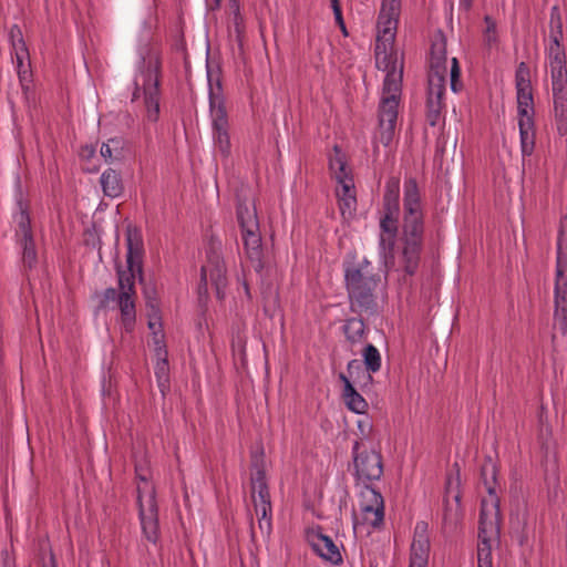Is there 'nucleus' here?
Returning <instances> with one entry per match:
<instances>
[{"label":"nucleus","mask_w":567,"mask_h":567,"mask_svg":"<svg viewBox=\"0 0 567 567\" xmlns=\"http://www.w3.org/2000/svg\"><path fill=\"white\" fill-rule=\"evenodd\" d=\"M161 56L154 48L141 55V76L147 118L157 122L159 117Z\"/></svg>","instance_id":"5"},{"label":"nucleus","mask_w":567,"mask_h":567,"mask_svg":"<svg viewBox=\"0 0 567 567\" xmlns=\"http://www.w3.org/2000/svg\"><path fill=\"white\" fill-rule=\"evenodd\" d=\"M549 31L550 35H564L563 31V18L558 6H554L550 9L549 17Z\"/></svg>","instance_id":"42"},{"label":"nucleus","mask_w":567,"mask_h":567,"mask_svg":"<svg viewBox=\"0 0 567 567\" xmlns=\"http://www.w3.org/2000/svg\"><path fill=\"white\" fill-rule=\"evenodd\" d=\"M141 285L143 286V295L145 298V305L147 310L154 311V316H157V306H159V303L157 300V291L155 285L146 282L145 279L144 282Z\"/></svg>","instance_id":"40"},{"label":"nucleus","mask_w":567,"mask_h":567,"mask_svg":"<svg viewBox=\"0 0 567 567\" xmlns=\"http://www.w3.org/2000/svg\"><path fill=\"white\" fill-rule=\"evenodd\" d=\"M244 248L248 259L256 272H261L265 268L264 249L259 230L241 229Z\"/></svg>","instance_id":"21"},{"label":"nucleus","mask_w":567,"mask_h":567,"mask_svg":"<svg viewBox=\"0 0 567 567\" xmlns=\"http://www.w3.org/2000/svg\"><path fill=\"white\" fill-rule=\"evenodd\" d=\"M140 90H141V86H140L138 81L136 80V81L134 82V92H133L132 101H135L136 99H138V97H140Z\"/></svg>","instance_id":"59"},{"label":"nucleus","mask_w":567,"mask_h":567,"mask_svg":"<svg viewBox=\"0 0 567 567\" xmlns=\"http://www.w3.org/2000/svg\"><path fill=\"white\" fill-rule=\"evenodd\" d=\"M233 17L230 19L228 29L229 32L234 31L236 35H243L245 33L244 18L239 11H230Z\"/></svg>","instance_id":"47"},{"label":"nucleus","mask_w":567,"mask_h":567,"mask_svg":"<svg viewBox=\"0 0 567 567\" xmlns=\"http://www.w3.org/2000/svg\"><path fill=\"white\" fill-rule=\"evenodd\" d=\"M18 32L19 35H21V30L14 25L11 31H10V34L9 35H16V33Z\"/></svg>","instance_id":"61"},{"label":"nucleus","mask_w":567,"mask_h":567,"mask_svg":"<svg viewBox=\"0 0 567 567\" xmlns=\"http://www.w3.org/2000/svg\"><path fill=\"white\" fill-rule=\"evenodd\" d=\"M113 152L111 150L110 146H106V143H103L102 146H101V155L107 161V159H111V161H116L114 157H113Z\"/></svg>","instance_id":"51"},{"label":"nucleus","mask_w":567,"mask_h":567,"mask_svg":"<svg viewBox=\"0 0 567 567\" xmlns=\"http://www.w3.org/2000/svg\"><path fill=\"white\" fill-rule=\"evenodd\" d=\"M501 509L498 497L482 499L478 518V540L499 542L501 537Z\"/></svg>","instance_id":"10"},{"label":"nucleus","mask_w":567,"mask_h":567,"mask_svg":"<svg viewBox=\"0 0 567 567\" xmlns=\"http://www.w3.org/2000/svg\"><path fill=\"white\" fill-rule=\"evenodd\" d=\"M359 497L362 523L373 527L379 526L384 518V502L381 493L371 485L364 484Z\"/></svg>","instance_id":"12"},{"label":"nucleus","mask_w":567,"mask_h":567,"mask_svg":"<svg viewBox=\"0 0 567 567\" xmlns=\"http://www.w3.org/2000/svg\"><path fill=\"white\" fill-rule=\"evenodd\" d=\"M236 216L240 229L259 230V221L254 198H250L245 192L236 194Z\"/></svg>","instance_id":"20"},{"label":"nucleus","mask_w":567,"mask_h":567,"mask_svg":"<svg viewBox=\"0 0 567 567\" xmlns=\"http://www.w3.org/2000/svg\"><path fill=\"white\" fill-rule=\"evenodd\" d=\"M126 266L124 270L121 264L116 265V275L118 279L117 291L115 288H106L103 292L96 293L99 302L97 310H104L109 307L110 302L117 301L121 312V323L126 332H132L136 322V308H135V278L138 282H144V244L141 233L137 228L128 226L126 228Z\"/></svg>","instance_id":"1"},{"label":"nucleus","mask_w":567,"mask_h":567,"mask_svg":"<svg viewBox=\"0 0 567 567\" xmlns=\"http://www.w3.org/2000/svg\"><path fill=\"white\" fill-rule=\"evenodd\" d=\"M494 542L478 540L477 567H493L492 544Z\"/></svg>","instance_id":"38"},{"label":"nucleus","mask_w":567,"mask_h":567,"mask_svg":"<svg viewBox=\"0 0 567 567\" xmlns=\"http://www.w3.org/2000/svg\"><path fill=\"white\" fill-rule=\"evenodd\" d=\"M100 183L103 194L110 198L120 197L124 192L122 175L114 168H107L101 175Z\"/></svg>","instance_id":"28"},{"label":"nucleus","mask_w":567,"mask_h":567,"mask_svg":"<svg viewBox=\"0 0 567 567\" xmlns=\"http://www.w3.org/2000/svg\"><path fill=\"white\" fill-rule=\"evenodd\" d=\"M485 34L495 33L496 32V21L491 16H485Z\"/></svg>","instance_id":"50"},{"label":"nucleus","mask_w":567,"mask_h":567,"mask_svg":"<svg viewBox=\"0 0 567 567\" xmlns=\"http://www.w3.org/2000/svg\"><path fill=\"white\" fill-rule=\"evenodd\" d=\"M135 473H136V477H137L140 481H142V482H144V483L146 484V486L144 487V489H146V492L148 493V492H150V488H151V486H152V485H151V484H148V478H147V476H146L145 474H142L137 467L135 468Z\"/></svg>","instance_id":"54"},{"label":"nucleus","mask_w":567,"mask_h":567,"mask_svg":"<svg viewBox=\"0 0 567 567\" xmlns=\"http://www.w3.org/2000/svg\"><path fill=\"white\" fill-rule=\"evenodd\" d=\"M138 516L146 539L156 543L158 539V507L156 503V491L151 486L148 498L143 503V488L137 486Z\"/></svg>","instance_id":"11"},{"label":"nucleus","mask_w":567,"mask_h":567,"mask_svg":"<svg viewBox=\"0 0 567 567\" xmlns=\"http://www.w3.org/2000/svg\"><path fill=\"white\" fill-rule=\"evenodd\" d=\"M368 402L362 398V395L357 392V414H360V415H368L367 414V410H368Z\"/></svg>","instance_id":"49"},{"label":"nucleus","mask_w":567,"mask_h":567,"mask_svg":"<svg viewBox=\"0 0 567 567\" xmlns=\"http://www.w3.org/2000/svg\"><path fill=\"white\" fill-rule=\"evenodd\" d=\"M399 197H400V179L398 177H390L385 184L383 195V210L390 214H399Z\"/></svg>","instance_id":"32"},{"label":"nucleus","mask_w":567,"mask_h":567,"mask_svg":"<svg viewBox=\"0 0 567 567\" xmlns=\"http://www.w3.org/2000/svg\"><path fill=\"white\" fill-rule=\"evenodd\" d=\"M380 281V272L370 269V262L357 267V302L365 309H373L375 307V300L373 291Z\"/></svg>","instance_id":"13"},{"label":"nucleus","mask_w":567,"mask_h":567,"mask_svg":"<svg viewBox=\"0 0 567 567\" xmlns=\"http://www.w3.org/2000/svg\"><path fill=\"white\" fill-rule=\"evenodd\" d=\"M427 525L419 523L415 527L413 542L411 545L410 566L426 567L430 553V539L426 535Z\"/></svg>","instance_id":"19"},{"label":"nucleus","mask_w":567,"mask_h":567,"mask_svg":"<svg viewBox=\"0 0 567 567\" xmlns=\"http://www.w3.org/2000/svg\"><path fill=\"white\" fill-rule=\"evenodd\" d=\"M331 7H332V10L336 11V8L340 7L339 0H331Z\"/></svg>","instance_id":"64"},{"label":"nucleus","mask_w":567,"mask_h":567,"mask_svg":"<svg viewBox=\"0 0 567 567\" xmlns=\"http://www.w3.org/2000/svg\"><path fill=\"white\" fill-rule=\"evenodd\" d=\"M553 92V114L556 131L559 136L567 135V90Z\"/></svg>","instance_id":"26"},{"label":"nucleus","mask_w":567,"mask_h":567,"mask_svg":"<svg viewBox=\"0 0 567 567\" xmlns=\"http://www.w3.org/2000/svg\"><path fill=\"white\" fill-rule=\"evenodd\" d=\"M398 217L399 214L391 215L390 212H384V215L380 220V246L384 251L385 258L388 256L393 257V249L398 235Z\"/></svg>","instance_id":"22"},{"label":"nucleus","mask_w":567,"mask_h":567,"mask_svg":"<svg viewBox=\"0 0 567 567\" xmlns=\"http://www.w3.org/2000/svg\"><path fill=\"white\" fill-rule=\"evenodd\" d=\"M554 333L567 336V215L560 218L557 238Z\"/></svg>","instance_id":"4"},{"label":"nucleus","mask_w":567,"mask_h":567,"mask_svg":"<svg viewBox=\"0 0 567 567\" xmlns=\"http://www.w3.org/2000/svg\"><path fill=\"white\" fill-rule=\"evenodd\" d=\"M450 80H451V89L453 92L457 93L462 89V82H461V69L458 65V61L456 58L452 59V65H451V72H450Z\"/></svg>","instance_id":"45"},{"label":"nucleus","mask_w":567,"mask_h":567,"mask_svg":"<svg viewBox=\"0 0 567 567\" xmlns=\"http://www.w3.org/2000/svg\"><path fill=\"white\" fill-rule=\"evenodd\" d=\"M339 380L343 383V401L347 408L351 412H354V385L351 382L350 378L343 372L339 373Z\"/></svg>","instance_id":"39"},{"label":"nucleus","mask_w":567,"mask_h":567,"mask_svg":"<svg viewBox=\"0 0 567 567\" xmlns=\"http://www.w3.org/2000/svg\"><path fill=\"white\" fill-rule=\"evenodd\" d=\"M344 278L350 300V308L353 309L354 297V266L351 261L344 264Z\"/></svg>","instance_id":"43"},{"label":"nucleus","mask_w":567,"mask_h":567,"mask_svg":"<svg viewBox=\"0 0 567 567\" xmlns=\"http://www.w3.org/2000/svg\"><path fill=\"white\" fill-rule=\"evenodd\" d=\"M333 153L329 157V167L337 182L336 196L341 217L343 223L350 226L354 218V210L351 208V199H354V195L351 193V189L354 188L353 175L351 168H348L346 156L340 146L334 145Z\"/></svg>","instance_id":"6"},{"label":"nucleus","mask_w":567,"mask_h":567,"mask_svg":"<svg viewBox=\"0 0 567 567\" xmlns=\"http://www.w3.org/2000/svg\"><path fill=\"white\" fill-rule=\"evenodd\" d=\"M473 6V0H460V7L468 11Z\"/></svg>","instance_id":"57"},{"label":"nucleus","mask_w":567,"mask_h":567,"mask_svg":"<svg viewBox=\"0 0 567 567\" xmlns=\"http://www.w3.org/2000/svg\"><path fill=\"white\" fill-rule=\"evenodd\" d=\"M352 368H355V364H354V360H351L348 362V365H347V369H348V372L351 374V369Z\"/></svg>","instance_id":"63"},{"label":"nucleus","mask_w":567,"mask_h":567,"mask_svg":"<svg viewBox=\"0 0 567 567\" xmlns=\"http://www.w3.org/2000/svg\"><path fill=\"white\" fill-rule=\"evenodd\" d=\"M12 47L16 53L18 74L21 82L28 80L31 75L30 73V53L28 45L24 41V38H18V41H14V38H11Z\"/></svg>","instance_id":"30"},{"label":"nucleus","mask_w":567,"mask_h":567,"mask_svg":"<svg viewBox=\"0 0 567 567\" xmlns=\"http://www.w3.org/2000/svg\"><path fill=\"white\" fill-rule=\"evenodd\" d=\"M208 276L212 286L215 289V295L218 300H224L225 288L227 287V268L221 256L210 248L207 252V266H202L200 278L197 288L198 305L200 308H206L208 302Z\"/></svg>","instance_id":"7"},{"label":"nucleus","mask_w":567,"mask_h":567,"mask_svg":"<svg viewBox=\"0 0 567 567\" xmlns=\"http://www.w3.org/2000/svg\"><path fill=\"white\" fill-rule=\"evenodd\" d=\"M228 2H229L230 11H239L240 10L239 0H228Z\"/></svg>","instance_id":"58"},{"label":"nucleus","mask_w":567,"mask_h":567,"mask_svg":"<svg viewBox=\"0 0 567 567\" xmlns=\"http://www.w3.org/2000/svg\"><path fill=\"white\" fill-rule=\"evenodd\" d=\"M221 0H206L207 9L208 10H216L220 7Z\"/></svg>","instance_id":"55"},{"label":"nucleus","mask_w":567,"mask_h":567,"mask_svg":"<svg viewBox=\"0 0 567 567\" xmlns=\"http://www.w3.org/2000/svg\"><path fill=\"white\" fill-rule=\"evenodd\" d=\"M18 206L20 208V215L18 220V228L16 230V237L18 244L22 248L23 267L32 269L38 262V252L31 227V219L28 206L23 204L21 197L18 199Z\"/></svg>","instance_id":"8"},{"label":"nucleus","mask_w":567,"mask_h":567,"mask_svg":"<svg viewBox=\"0 0 567 567\" xmlns=\"http://www.w3.org/2000/svg\"><path fill=\"white\" fill-rule=\"evenodd\" d=\"M497 466L493 462L491 456L485 457L481 466V478L482 482L492 498L496 496V484H497Z\"/></svg>","instance_id":"33"},{"label":"nucleus","mask_w":567,"mask_h":567,"mask_svg":"<svg viewBox=\"0 0 567 567\" xmlns=\"http://www.w3.org/2000/svg\"><path fill=\"white\" fill-rule=\"evenodd\" d=\"M551 91L567 90V61L564 44L553 38L548 48Z\"/></svg>","instance_id":"14"},{"label":"nucleus","mask_w":567,"mask_h":567,"mask_svg":"<svg viewBox=\"0 0 567 567\" xmlns=\"http://www.w3.org/2000/svg\"><path fill=\"white\" fill-rule=\"evenodd\" d=\"M383 474L380 444L368 446L357 441V480L375 481Z\"/></svg>","instance_id":"9"},{"label":"nucleus","mask_w":567,"mask_h":567,"mask_svg":"<svg viewBox=\"0 0 567 567\" xmlns=\"http://www.w3.org/2000/svg\"><path fill=\"white\" fill-rule=\"evenodd\" d=\"M351 319L347 321V323L343 326V331H344V334L347 336V339L350 340V341H353L354 338L353 336L350 333V324H351Z\"/></svg>","instance_id":"56"},{"label":"nucleus","mask_w":567,"mask_h":567,"mask_svg":"<svg viewBox=\"0 0 567 567\" xmlns=\"http://www.w3.org/2000/svg\"><path fill=\"white\" fill-rule=\"evenodd\" d=\"M444 93L445 84H427V99H426V122L431 126H435L442 115L444 107Z\"/></svg>","instance_id":"24"},{"label":"nucleus","mask_w":567,"mask_h":567,"mask_svg":"<svg viewBox=\"0 0 567 567\" xmlns=\"http://www.w3.org/2000/svg\"><path fill=\"white\" fill-rule=\"evenodd\" d=\"M95 148L92 145H85L82 147L81 155L83 157L90 158L94 155Z\"/></svg>","instance_id":"53"},{"label":"nucleus","mask_w":567,"mask_h":567,"mask_svg":"<svg viewBox=\"0 0 567 567\" xmlns=\"http://www.w3.org/2000/svg\"><path fill=\"white\" fill-rule=\"evenodd\" d=\"M520 147L524 156H529L535 147V131L533 117H520L518 121Z\"/></svg>","instance_id":"31"},{"label":"nucleus","mask_w":567,"mask_h":567,"mask_svg":"<svg viewBox=\"0 0 567 567\" xmlns=\"http://www.w3.org/2000/svg\"><path fill=\"white\" fill-rule=\"evenodd\" d=\"M357 427L360 432V440L358 442L363 441L368 446H371V444H379L373 435V424L369 415L357 420Z\"/></svg>","instance_id":"36"},{"label":"nucleus","mask_w":567,"mask_h":567,"mask_svg":"<svg viewBox=\"0 0 567 567\" xmlns=\"http://www.w3.org/2000/svg\"><path fill=\"white\" fill-rule=\"evenodd\" d=\"M517 93V110L520 117H533L534 114V100L532 87L516 89Z\"/></svg>","instance_id":"34"},{"label":"nucleus","mask_w":567,"mask_h":567,"mask_svg":"<svg viewBox=\"0 0 567 567\" xmlns=\"http://www.w3.org/2000/svg\"><path fill=\"white\" fill-rule=\"evenodd\" d=\"M403 260L406 275H414L420 261L423 247L424 220L420 204V195L416 181L410 178L404 184L403 198Z\"/></svg>","instance_id":"3"},{"label":"nucleus","mask_w":567,"mask_h":567,"mask_svg":"<svg viewBox=\"0 0 567 567\" xmlns=\"http://www.w3.org/2000/svg\"><path fill=\"white\" fill-rule=\"evenodd\" d=\"M333 14H334V19H336V22L337 24L339 25L341 32L343 35H349V32L347 30V27H346V23H344V20H343V17H342V11H341V7H337L336 8V11H333Z\"/></svg>","instance_id":"48"},{"label":"nucleus","mask_w":567,"mask_h":567,"mask_svg":"<svg viewBox=\"0 0 567 567\" xmlns=\"http://www.w3.org/2000/svg\"><path fill=\"white\" fill-rule=\"evenodd\" d=\"M155 312L152 311V310H148L147 312V316H148V329L153 331V334H154V341L155 340H159V338L157 337V331L155 330L156 326L158 327L159 329V332H162V315H161V308L159 306H157V316H154ZM164 338V334L161 336V340Z\"/></svg>","instance_id":"46"},{"label":"nucleus","mask_w":567,"mask_h":567,"mask_svg":"<svg viewBox=\"0 0 567 567\" xmlns=\"http://www.w3.org/2000/svg\"><path fill=\"white\" fill-rule=\"evenodd\" d=\"M43 567H56L55 556L52 551H50V563L49 565L43 564Z\"/></svg>","instance_id":"60"},{"label":"nucleus","mask_w":567,"mask_h":567,"mask_svg":"<svg viewBox=\"0 0 567 567\" xmlns=\"http://www.w3.org/2000/svg\"><path fill=\"white\" fill-rule=\"evenodd\" d=\"M453 471H455V477L451 473L447 476L446 484H445V497H444V505H445L444 518L445 519H449L452 517V508L449 506L447 497L450 494H452L453 491H455V493L453 494V498L456 503V511L461 509V498H462V495L460 492V485H461L460 472H461V470H460V465L457 463L453 464Z\"/></svg>","instance_id":"29"},{"label":"nucleus","mask_w":567,"mask_h":567,"mask_svg":"<svg viewBox=\"0 0 567 567\" xmlns=\"http://www.w3.org/2000/svg\"><path fill=\"white\" fill-rule=\"evenodd\" d=\"M125 140L121 136L112 137L106 142V146L111 147L116 161H122L125 157Z\"/></svg>","instance_id":"44"},{"label":"nucleus","mask_w":567,"mask_h":567,"mask_svg":"<svg viewBox=\"0 0 567 567\" xmlns=\"http://www.w3.org/2000/svg\"><path fill=\"white\" fill-rule=\"evenodd\" d=\"M213 116V128L215 132V143L219 147V151L224 156H228L230 153V140L228 135V117L227 111H223L220 107L218 114H212Z\"/></svg>","instance_id":"25"},{"label":"nucleus","mask_w":567,"mask_h":567,"mask_svg":"<svg viewBox=\"0 0 567 567\" xmlns=\"http://www.w3.org/2000/svg\"><path fill=\"white\" fill-rule=\"evenodd\" d=\"M250 467L255 471L251 473L250 483H251V496L255 498V494L257 493L260 499V507H265L266 509L271 508L270 502V493L266 478V470H265V461H264V450L260 452H252L250 455Z\"/></svg>","instance_id":"15"},{"label":"nucleus","mask_w":567,"mask_h":567,"mask_svg":"<svg viewBox=\"0 0 567 567\" xmlns=\"http://www.w3.org/2000/svg\"><path fill=\"white\" fill-rule=\"evenodd\" d=\"M256 515L258 516V529L264 538L269 537L271 533V508L258 507L255 505Z\"/></svg>","instance_id":"37"},{"label":"nucleus","mask_w":567,"mask_h":567,"mask_svg":"<svg viewBox=\"0 0 567 567\" xmlns=\"http://www.w3.org/2000/svg\"><path fill=\"white\" fill-rule=\"evenodd\" d=\"M446 60V38H439L431 47L427 84H445Z\"/></svg>","instance_id":"16"},{"label":"nucleus","mask_w":567,"mask_h":567,"mask_svg":"<svg viewBox=\"0 0 567 567\" xmlns=\"http://www.w3.org/2000/svg\"><path fill=\"white\" fill-rule=\"evenodd\" d=\"M155 351L157 355V363L155 367V375L157 384L163 394L169 386V365L167 361V351L163 340H155Z\"/></svg>","instance_id":"27"},{"label":"nucleus","mask_w":567,"mask_h":567,"mask_svg":"<svg viewBox=\"0 0 567 567\" xmlns=\"http://www.w3.org/2000/svg\"><path fill=\"white\" fill-rule=\"evenodd\" d=\"M207 79L209 89V109L212 114H218L219 107L226 111L225 97L223 94L221 70L217 66L216 72L210 69L209 61H206Z\"/></svg>","instance_id":"23"},{"label":"nucleus","mask_w":567,"mask_h":567,"mask_svg":"<svg viewBox=\"0 0 567 567\" xmlns=\"http://www.w3.org/2000/svg\"><path fill=\"white\" fill-rule=\"evenodd\" d=\"M516 89L532 87L529 66L525 62H520L515 72Z\"/></svg>","instance_id":"41"},{"label":"nucleus","mask_w":567,"mask_h":567,"mask_svg":"<svg viewBox=\"0 0 567 567\" xmlns=\"http://www.w3.org/2000/svg\"><path fill=\"white\" fill-rule=\"evenodd\" d=\"M352 368H355V364H354V360H351L348 362V365H347V369H348V372L351 374V369Z\"/></svg>","instance_id":"62"},{"label":"nucleus","mask_w":567,"mask_h":567,"mask_svg":"<svg viewBox=\"0 0 567 567\" xmlns=\"http://www.w3.org/2000/svg\"><path fill=\"white\" fill-rule=\"evenodd\" d=\"M0 567H16L14 559H12L7 551L2 553Z\"/></svg>","instance_id":"52"},{"label":"nucleus","mask_w":567,"mask_h":567,"mask_svg":"<svg viewBox=\"0 0 567 567\" xmlns=\"http://www.w3.org/2000/svg\"><path fill=\"white\" fill-rule=\"evenodd\" d=\"M401 0H382L377 21V35H396Z\"/></svg>","instance_id":"17"},{"label":"nucleus","mask_w":567,"mask_h":567,"mask_svg":"<svg viewBox=\"0 0 567 567\" xmlns=\"http://www.w3.org/2000/svg\"><path fill=\"white\" fill-rule=\"evenodd\" d=\"M308 540L312 549L323 559L337 565L342 561V556L333 540L323 535L321 528L308 532Z\"/></svg>","instance_id":"18"},{"label":"nucleus","mask_w":567,"mask_h":567,"mask_svg":"<svg viewBox=\"0 0 567 567\" xmlns=\"http://www.w3.org/2000/svg\"><path fill=\"white\" fill-rule=\"evenodd\" d=\"M396 38H375V65L385 72L383 97L379 106V141L388 146L393 137L402 91L404 53Z\"/></svg>","instance_id":"2"},{"label":"nucleus","mask_w":567,"mask_h":567,"mask_svg":"<svg viewBox=\"0 0 567 567\" xmlns=\"http://www.w3.org/2000/svg\"><path fill=\"white\" fill-rule=\"evenodd\" d=\"M362 361L369 373H375L381 368V354L379 350L371 343L364 346L361 351Z\"/></svg>","instance_id":"35"}]
</instances>
